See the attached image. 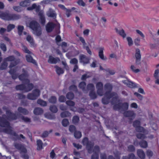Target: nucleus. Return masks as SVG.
Listing matches in <instances>:
<instances>
[{
    "label": "nucleus",
    "instance_id": "obj_43",
    "mask_svg": "<svg viewBox=\"0 0 159 159\" xmlns=\"http://www.w3.org/2000/svg\"><path fill=\"white\" fill-rule=\"evenodd\" d=\"M19 60H14L13 61L11 62V64L9 66V67L10 68H11L15 66L17 64V62H19Z\"/></svg>",
    "mask_w": 159,
    "mask_h": 159
},
{
    "label": "nucleus",
    "instance_id": "obj_59",
    "mask_svg": "<svg viewBox=\"0 0 159 159\" xmlns=\"http://www.w3.org/2000/svg\"><path fill=\"white\" fill-rule=\"evenodd\" d=\"M13 8L14 10L17 12H20L22 11V8L19 6H14L13 7Z\"/></svg>",
    "mask_w": 159,
    "mask_h": 159
},
{
    "label": "nucleus",
    "instance_id": "obj_5",
    "mask_svg": "<svg viewBox=\"0 0 159 159\" xmlns=\"http://www.w3.org/2000/svg\"><path fill=\"white\" fill-rule=\"evenodd\" d=\"M40 93V91L39 90L35 89L33 91L32 93H29L27 96V98L30 100H35L39 96Z\"/></svg>",
    "mask_w": 159,
    "mask_h": 159
},
{
    "label": "nucleus",
    "instance_id": "obj_8",
    "mask_svg": "<svg viewBox=\"0 0 159 159\" xmlns=\"http://www.w3.org/2000/svg\"><path fill=\"white\" fill-rule=\"evenodd\" d=\"M96 88L97 89V93L100 96H102L104 94L103 90V84L101 82H98L96 84Z\"/></svg>",
    "mask_w": 159,
    "mask_h": 159
},
{
    "label": "nucleus",
    "instance_id": "obj_18",
    "mask_svg": "<svg viewBox=\"0 0 159 159\" xmlns=\"http://www.w3.org/2000/svg\"><path fill=\"white\" fill-rule=\"evenodd\" d=\"M39 15L40 18V22L42 25H44L45 22V18L43 12L39 11Z\"/></svg>",
    "mask_w": 159,
    "mask_h": 159
},
{
    "label": "nucleus",
    "instance_id": "obj_38",
    "mask_svg": "<svg viewBox=\"0 0 159 159\" xmlns=\"http://www.w3.org/2000/svg\"><path fill=\"white\" fill-rule=\"evenodd\" d=\"M20 153L21 154V157L24 158V159H29V157L28 154H27V150L26 149V152H22L21 153V152H20Z\"/></svg>",
    "mask_w": 159,
    "mask_h": 159
},
{
    "label": "nucleus",
    "instance_id": "obj_24",
    "mask_svg": "<svg viewBox=\"0 0 159 159\" xmlns=\"http://www.w3.org/2000/svg\"><path fill=\"white\" fill-rule=\"evenodd\" d=\"M129 108V103L126 102L121 103V111H126Z\"/></svg>",
    "mask_w": 159,
    "mask_h": 159
},
{
    "label": "nucleus",
    "instance_id": "obj_45",
    "mask_svg": "<svg viewBox=\"0 0 159 159\" xmlns=\"http://www.w3.org/2000/svg\"><path fill=\"white\" fill-rule=\"evenodd\" d=\"M88 90H89L90 91H94L95 87L93 84H89L87 85V87Z\"/></svg>",
    "mask_w": 159,
    "mask_h": 159
},
{
    "label": "nucleus",
    "instance_id": "obj_25",
    "mask_svg": "<svg viewBox=\"0 0 159 159\" xmlns=\"http://www.w3.org/2000/svg\"><path fill=\"white\" fill-rule=\"evenodd\" d=\"M26 58L27 61L30 62L37 65V63L33 59L32 57L30 55H27L26 56Z\"/></svg>",
    "mask_w": 159,
    "mask_h": 159
},
{
    "label": "nucleus",
    "instance_id": "obj_31",
    "mask_svg": "<svg viewBox=\"0 0 159 159\" xmlns=\"http://www.w3.org/2000/svg\"><path fill=\"white\" fill-rule=\"evenodd\" d=\"M71 113L68 111H64L61 113L60 116L61 117L64 118L70 116Z\"/></svg>",
    "mask_w": 159,
    "mask_h": 159
},
{
    "label": "nucleus",
    "instance_id": "obj_58",
    "mask_svg": "<svg viewBox=\"0 0 159 159\" xmlns=\"http://www.w3.org/2000/svg\"><path fill=\"white\" fill-rule=\"evenodd\" d=\"M21 119L22 120L25 122H31L30 119L26 116H21Z\"/></svg>",
    "mask_w": 159,
    "mask_h": 159
},
{
    "label": "nucleus",
    "instance_id": "obj_64",
    "mask_svg": "<svg viewBox=\"0 0 159 159\" xmlns=\"http://www.w3.org/2000/svg\"><path fill=\"white\" fill-rule=\"evenodd\" d=\"M129 46H131L133 44V42L132 38L130 37H127L126 38Z\"/></svg>",
    "mask_w": 159,
    "mask_h": 159
},
{
    "label": "nucleus",
    "instance_id": "obj_44",
    "mask_svg": "<svg viewBox=\"0 0 159 159\" xmlns=\"http://www.w3.org/2000/svg\"><path fill=\"white\" fill-rule=\"evenodd\" d=\"M27 87L25 86V92H27L31 90L33 88V85L32 84H27Z\"/></svg>",
    "mask_w": 159,
    "mask_h": 159
},
{
    "label": "nucleus",
    "instance_id": "obj_33",
    "mask_svg": "<svg viewBox=\"0 0 159 159\" xmlns=\"http://www.w3.org/2000/svg\"><path fill=\"white\" fill-rule=\"evenodd\" d=\"M24 29V27L23 26L20 25H19L18 26V33L19 35L20 36L22 35Z\"/></svg>",
    "mask_w": 159,
    "mask_h": 159
},
{
    "label": "nucleus",
    "instance_id": "obj_53",
    "mask_svg": "<svg viewBox=\"0 0 159 159\" xmlns=\"http://www.w3.org/2000/svg\"><path fill=\"white\" fill-rule=\"evenodd\" d=\"M86 84L84 82H82L79 84V87L82 89L83 91L84 90V89L86 87Z\"/></svg>",
    "mask_w": 159,
    "mask_h": 159
},
{
    "label": "nucleus",
    "instance_id": "obj_41",
    "mask_svg": "<svg viewBox=\"0 0 159 159\" xmlns=\"http://www.w3.org/2000/svg\"><path fill=\"white\" fill-rule=\"evenodd\" d=\"M74 136L75 138L80 139L81 137V133L79 131H75L74 133Z\"/></svg>",
    "mask_w": 159,
    "mask_h": 159
},
{
    "label": "nucleus",
    "instance_id": "obj_12",
    "mask_svg": "<svg viewBox=\"0 0 159 159\" xmlns=\"http://www.w3.org/2000/svg\"><path fill=\"white\" fill-rule=\"evenodd\" d=\"M90 60L89 58L84 55L81 54L80 56V62L84 65L89 63Z\"/></svg>",
    "mask_w": 159,
    "mask_h": 159
},
{
    "label": "nucleus",
    "instance_id": "obj_60",
    "mask_svg": "<svg viewBox=\"0 0 159 159\" xmlns=\"http://www.w3.org/2000/svg\"><path fill=\"white\" fill-rule=\"evenodd\" d=\"M22 48L23 51L25 53L29 54H32V53L25 46L23 45L22 46Z\"/></svg>",
    "mask_w": 159,
    "mask_h": 159
},
{
    "label": "nucleus",
    "instance_id": "obj_36",
    "mask_svg": "<svg viewBox=\"0 0 159 159\" xmlns=\"http://www.w3.org/2000/svg\"><path fill=\"white\" fill-rule=\"evenodd\" d=\"M38 104L42 106H47V102L41 99H39L37 101Z\"/></svg>",
    "mask_w": 159,
    "mask_h": 159
},
{
    "label": "nucleus",
    "instance_id": "obj_51",
    "mask_svg": "<svg viewBox=\"0 0 159 159\" xmlns=\"http://www.w3.org/2000/svg\"><path fill=\"white\" fill-rule=\"evenodd\" d=\"M113 108L115 110L121 111V103L114 105Z\"/></svg>",
    "mask_w": 159,
    "mask_h": 159
},
{
    "label": "nucleus",
    "instance_id": "obj_62",
    "mask_svg": "<svg viewBox=\"0 0 159 159\" xmlns=\"http://www.w3.org/2000/svg\"><path fill=\"white\" fill-rule=\"evenodd\" d=\"M7 66V63L5 62H3L1 66L0 67V69L1 70H3L5 69Z\"/></svg>",
    "mask_w": 159,
    "mask_h": 159
},
{
    "label": "nucleus",
    "instance_id": "obj_3",
    "mask_svg": "<svg viewBox=\"0 0 159 159\" xmlns=\"http://www.w3.org/2000/svg\"><path fill=\"white\" fill-rule=\"evenodd\" d=\"M94 145L93 143H89L87 147V151L89 153L99 154L100 152V148L98 145H95L93 147Z\"/></svg>",
    "mask_w": 159,
    "mask_h": 159
},
{
    "label": "nucleus",
    "instance_id": "obj_42",
    "mask_svg": "<svg viewBox=\"0 0 159 159\" xmlns=\"http://www.w3.org/2000/svg\"><path fill=\"white\" fill-rule=\"evenodd\" d=\"M48 101L50 103H55L57 102V98L54 96H52L48 99Z\"/></svg>",
    "mask_w": 159,
    "mask_h": 159
},
{
    "label": "nucleus",
    "instance_id": "obj_48",
    "mask_svg": "<svg viewBox=\"0 0 159 159\" xmlns=\"http://www.w3.org/2000/svg\"><path fill=\"white\" fill-rule=\"evenodd\" d=\"M79 121V117L77 116H75L73 117L72 121L74 124H77Z\"/></svg>",
    "mask_w": 159,
    "mask_h": 159
},
{
    "label": "nucleus",
    "instance_id": "obj_49",
    "mask_svg": "<svg viewBox=\"0 0 159 159\" xmlns=\"http://www.w3.org/2000/svg\"><path fill=\"white\" fill-rule=\"evenodd\" d=\"M62 125L64 127L67 126L69 124L68 120L67 119H63L61 122Z\"/></svg>",
    "mask_w": 159,
    "mask_h": 159
},
{
    "label": "nucleus",
    "instance_id": "obj_4",
    "mask_svg": "<svg viewBox=\"0 0 159 159\" xmlns=\"http://www.w3.org/2000/svg\"><path fill=\"white\" fill-rule=\"evenodd\" d=\"M22 71L23 73L20 75L18 77L19 80L22 81L23 82L24 84L29 83L30 80L27 79L28 76L27 71H25L24 69H22Z\"/></svg>",
    "mask_w": 159,
    "mask_h": 159
},
{
    "label": "nucleus",
    "instance_id": "obj_40",
    "mask_svg": "<svg viewBox=\"0 0 159 159\" xmlns=\"http://www.w3.org/2000/svg\"><path fill=\"white\" fill-rule=\"evenodd\" d=\"M49 109L50 111L53 113H56L58 111L57 108L54 105L51 106Z\"/></svg>",
    "mask_w": 159,
    "mask_h": 159
},
{
    "label": "nucleus",
    "instance_id": "obj_20",
    "mask_svg": "<svg viewBox=\"0 0 159 159\" xmlns=\"http://www.w3.org/2000/svg\"><path fill=\"white\" fill-rule=\"evenodd\" d=\"M104 49L103 47H101L99 48L98 56L102 60H107V58L106 57L104 56L103 54V51Z\"/></svg>",
    "mask_w": 159,
    "mask_h": 159
},
{
    "label": "nucleus",
    "instance_id": "obj_30",
    "mask_svg": "<svg viewBox=\"0 0 159 159\" xmlns=\"http://www.w3.org/2000/svg\"><path fill=\"white\" fill-rule=\"evenodd\" d=\"M104 87L105 89L107 90L106 92H109L110 93H111V91L112 89V85L109 83H107L105 85Z\"/></svg>",
    "mask_w": 159,
    "mask_h": 159
},
{
    "label": "nucleus",
    "instance_id": "obj_55",
    "mask_svg": "<svg viewBox=\"0 0 159 159\" xmlns=\"http://www.w3.org/2000/svg\"><path fill=\"white\" fill-rule=\"evenodd\" d=\"M140 123L139 121L135 120L133 122V125L134 127L136 128L140 125Z\"/></svg>",
    "mask_w": 159,
    "mask_h": 159
},
{
    "label": "nucleus",
    "instance_id": "obj_52",
    "mask_svg": "<svg viewBox=\"0 0 159 159\" xmlns=\"http://www.w3.org/2000/svg\"><path fill=\"white\" fill-rule=\"evenodd\" d=\"M136 67L134 65H131L130 66L131 70L134 73H137L140 71L139 69H135Z\"/></svg>",
    "mask_w": 159,
    "mask_h": 159
},
{
    "label": "nucleus",
    "instance_id": "obj_47",
    "mask_svg": "<svg viewBox=\"0 0 159 159\" xmlns=\"http://www.w3.org/2000/svg\"><path fill=\"white\" fill-rule=\"evenodd\" d=\"M136 137L137 138L140 139H143L146 138V137L145 134L141 133L137 134H136Z\"/></svg>",
    "mask_w": 159,
    "mask_h": 159
},
{
    "label": "nucleus",
    "instance_id": "obj_19",
    "mask_svg": "<svg viewBox=\"0 0 159 159\" xmlns=\"http://www.w3.org/2000/svg\"><path fill=\"white\" fill-rule=\"evenodd\" d=\"M17 111L19 113L25 115H27L29 113V111L27 109L20 107H18Z\"/></svg>",
    "mask_w": 159,
    "mask_h": 159
},
{
    "label": "nucleus",
    "instance_id": "obj_37",
    "mask_svg": "<svg viewBox=\"0 0 159 159\" xmlns=\"http://www.w3.org/2000/svg\"><path fill=\"white\" fill-rule=\"evenodd\" d=\"M16 90H25V86L24 84L17 85L16 87Z\"/></svg>",
    "mask_w": 159,
    "mask_h": 159
},
{
    "label": "nucleus",
    "instance_id": "obj_10",
    "mask_svg": "<svg viewBox=\"0 0 159 159\" xmlns=\"http://www.w3.org/2000/svg\"><path fill=\"white\" fill-rule=\"evenodd\" d=\"M135 57L136 58L135 64L136 66H139L141 65V55L140 50L137 48L136 50L135 54Z\"/></svg>",
    "mask_w": 159,
    "mask_h": 159
},
{
    "label": "nucleus",
    "instance_id": "obj_57",
    "mask_svg": "<svg viewBox=\"0 0 159 159\" xmlns=\"http://www.w3.org/2000/svg\"><path fill=\"white\" fill-rule=\"evenodd\" d=\"M27 40L32 45L34 43L33 39L30 35H28L26 38Z\"/></svg>",
    "mask_w": 159,
    "mask_h": 159
},
{
    "label": "nucleus",
    "instance_id": "obj_14",
    "mask_svg": "<svg viewBox=\"0 0 159 159\" xmlns=\"http://www.w3.org/2000/svg\"><path fill=\"white\" fill-rule=\"evenodd\" d=\"M47 15L49 17L55 18L56 17L57 14L54 10L51 8H49L46 13Z\"/></svg>",
    "mask_w": 159,
    "mask_h": 159
},
{
    "label": "nucleus",
    "instance_id": "obj_17",
    "mask_svg": "<svg viewBox=\"0 0 159 159\" xmlns=\"http://www.w3.org/2000/svg\"><path fill=\"white\" fill-rule=\"evenodd\" d=\"M30 27L33 30L40 26L39 24L35 20H32L31 21L29 24Z\"/></svg>",
    "mask_w": 159,
    "mask_h": 159
},
{
    "label": "nucleus",
    "instance_id": "obj_46",
    "mask_svg": "<svg viewBox=\"0 0 159 159\" xmlns=\"http://www.w3.org/2000/svg\"><path fill=\"white\" fill-rule=\"evenodd\" d=\"M15 25L13 24H9L7 27V31L8 32H10L12 29H14Z\"/></svg>",
    "mask_w": 159,
    "mask_h": 159
},
{
    "label": "nucleus",
    "instance_id": "obj_61",
    "mask_svg": "<svg viewBox=\"0 0 159 159\" xmlns=\"http://www.w3.org/2000/svg\"><path fill=\"white\" fill-rule=\"evenodd\" d=\"M66 104L69 106H74L75 103V102L71 100L67 101L66 102Z\"/></svg>",
    "mask_w": 159,
    "mask_h": 159
},
{
    "label": "nucleus",
    "instance_id": "obj_63",
    "mask_svg": "<svg viewBox=\"0 0 159 159\" xmlns=\"http://www.w3.org/2000/svg\"><path fill=\"white\" fill-rule=\"evenodd\" d=\"M76 128L75 126L73 125H70L69 127V130L71 133L75 132V131Z\"/></svg>",
    "mask_w": 159,
    "mask_h": 159
},
{
    "label": "nucleus",
    "instance_id": "obj_9",
    "mask_svg": "<svg viewBox=\"0 0 159 159\" xmlns=\"http://www.w3.org/2000/svg\"><path fill=\"white\" fill-rule=\"evenodd\" d=\"M6 117H5V119L7 121V120H16L17 118L16 115L15 114L12 113L10 111H6Z\"/></svg>",
    "mask_w": 159,
    "mask_h": 159
},
{
    "label": "nucleus",
    "instance_id": "obj_34",
    "mask_svg": "<svg viewBox=\"0 0 159 159\" xmlns=\"http://www.w3.org/2000/svg\"><path fill=\"white\" fill-rule=\"evenodd\" d=\"M37 149L38 150H40L42 149L43 143L40 140H38L37 141Z\"/></svg>",
    "mask_w": 159,
    "mask_h": 159
},
{
    "label": "nucleus",
    "instance_id": "obj_27",
    "mask_svg": "<svg viewBox=\"0 0 159 159\" xmlns=\"http://www.w3.org/2000/svg\"><path fill=\"white\" fill-rule=\"evenodd\" d=\"M139 144L140 147L143 148H146L148 146L147 142L144 140H143L139 143Z\"/></svg>",
    "mask_w": 159,
    "mask_h": 159
},
{
    "label": "nucleus",
    "instance_id": "obj_15",
    "mask_svg": "<svg viewBox=\"0 0 159 159\" xmlns=\"http://www.w3.org/2000/svg\"><path fill=\"white\" fill-rule=\"evenodd\" d=\"M55 25L52 22H48L46 26L47 31L48 32H52L54 28Z\"/></svg>",
    "mask_w": 159,
    "mask_h": 159
},
{
    "label": "nucleus",
    "instance_id": "obj_29",
    "mask_svg": "<svg viewBox=\"0 0 159 159\" xmlns=\"http://www.w3.org/2000/svg\"><path fill=\"white\" fill-rule=\"evenodd\" d=\"M53 131L52 129H51L49 131H44L43 132L41 136L43 138H45L48 137L49 134L51 133Z\"/></svg>",
    "mask_w": 159,
    "mask_h": 159
},
{
    "label": "nucleus",
    "instance_id": "obj_54",
    "mask_svg": "<svg viewBox=\"0 0 159 159\" xmlns=\"http://www.w3.org/2000/svg\"><path fill=\"white\" fill-rule=\"evenodd\" d=\"M0 48L4 52L7 51V47L6 45L2 43H0Z\"/></svg>",
    "mask_w": 159,
    "mask_h": 159
},
{
    "label": "nucleus",
    "instance_id": "obj_23",
    "mask_svg": "<svg viewBox=\"0 0 159 159\" xmlns=\"http://www.w3.org/2000/svg\"><path fill=\"white\" fill-rule=\"evenodd\" d=\"M137 153L138 157L141 159H144L145 157V155L144 151L141 149L137 150Z\"/></svg>",
    "mask_w": 159,
    "mask_h": 159
},
{
    "label": "nucleus",
    "instance_id": "obj_2",
    "mask_svg": "<svg viewBox=\"0 0 159 159\" xmlns=\"http://www.w3.org/2000/svg\"><path fill=\"white\" fill-rule=\"evenodd\" d=\"M113 96V99H116L117 93H110L106 92L104 97L102 99V102L103 104H108L109 102L110 99Z\"/></svg>",
    "mask_w": 159,
    "mask_h": 159
},
{
    "label": "nucleus",
    "instance_id": "obj_28",
    "mask_svg": "<svg viewBox=\"0 0 159 159\" xmlns=\"http://www.w3.org/2000/svg\"><path fill=\"white\" fill-rule=\"evenodd\" d=\"M83 144L84 145H86V148L87 150V147L89 143H93L91 141L89 142L88 139L87 137H85L82 141Z\"/></svg>",
    "mask_w": 159,
    "mask_h": 159
},
{
    "label": "nucleus",
    "instance_id": "obj_6",
    "mask_svg": "<svg viewBox=\"0 0 159 159\" xmlns=\"http://www.w3.org/2000/svg\"><path fill=\"white\" fill-rule=\"evenodd\" d=\"M7 128L3 129L0 128V132H3L6 134H10L13 135L15 137H17L18 134L13 130H12L11 128V127L10 125V127H6Z\"/></svg>",
    "mask_w": 159,
    "mask_h": 159
},
{
    "label": "nucleus",
    "instance_id": "obj_13",
    "mask_svg": "<svg viewBox=\"0 0 159 159\" xmlns=\"http://www.w3.org/2000/svg\"><path fill=\"white\" fill-rule=\"evenodd\" d=\"M14 145L16 149L20 151L21 153L26 152V148L22 144L15 143H14Z\"/></svg>",
    "mask_w": 159,
    "mask_h": 159
},
{
    "label": "nucleus",
    "instance_id": "obj_26",
    "mask_svg": "<svg viewBox=\"0 0 159 159\" xmlns=\"http://www.w3.org/2000/svg\"><path fill=\"white\" fill-rule=\"evenodd\" d=\"M30 0H25L20 3V5L22 7H25L30 5Z\"/></svg>",
    "mask_w": 159,
    "mask_h": 159
},
{
    "label": "nucleus",
    "instance_id": "obj_35",
    "mask_svg": "<svg viewBox=\"0 0 159 159\" xmlns=\"http://www.w3.org/2000/svg\"><path fill=\"white\" fill-rule=\"evenodd\" d=\"M135 130L136 131L138 132H141L143 133H146L145 130L144 129V128L143 127L141 126H140L138 127H137V128H135Z\"/></svg>",
    "mask_w": 159,
    "mask_h": 159
},
{
    "label": "nucleus",
    "instance_id": "obj_22",
    "mask_svg": "<svg viewBox=\"0 0 159 159\" xmlns=\"http://www.w3.org/2000/svg\"><path fill=\"white\" fill-rule=\"evenodd\" d=\"M43 109L40 107H36L34 109L33 112L35 115H40L43 113Z\"/></svg>",
    "mask_w": 159,
    "mask_h": 159
},
{
    "label": "nucleus",
    "instance_id": "obj_32",
    "mask_svg": "<svg viewBox=\"0 0 159 159\" xmlns=\"http://www.w3.org/2000/svg\"><path fill=\"white\" fill-rule=\"evenodd\" d=\"M55 67L56 68L57 73L58 75H59L63 73L64 71L62 68L57 66H55Z\"/></svg>",
    "mask_w": 159,
    "mask_h": 159
},
{
    "label": "nucleus",
    "instance_id": "obj_39",
    "mask_svg": "<svg viewBox=\"0 0 159 159\" xmlns=\"http://www.w3.org/2000/svg\"><path fill=\"white\" fill-rule=\"evenodd\" d=\"M66 97L67 99L72 100L74 97V95L72 93L70 92L66 94Z\"/></svg>",
    "mask_w": 159,
    "mask_h": 159
},
{
    "label": "nucleus",
    "instance_id": "obj_11",
    "mask_svg": "<svg viewBox=\"0 0 159 159\" xmlns=\"http://www.w3.org/2000/svg\"><path fill=\"white\" fill-rule=\"evenodd\" d=\"M6 115H3L2 117H0V126L2 127H10V123L7 121L5 119Z\"/></svg>",
    "mask_w": 159,
    "mask_h": 159
},
{
    "label": "nucleus",
    "instance_id": "obj_16",
    "mask_svg": "<svg viewBox=\"0 0 159 159\" xmlns=\"http://www.w3.org/2000/svg\"><path fill=\"white\" fill-rule=\"evenodd\" d=\"M60 59L58 57L54 58L51 56L49 57L48 62L51 64H56L57 62L60 61Z\"/></svg>",
    "mask_w": 159,
    "mask_h": 159
},
{
    "label": "nucleus",
    "instance_id": "obj_7",
    "mask_svg": "<svg viewBox=\"0 0 159 159\" xmlns=\"http://www.w3.org/2000/svg\"><path fill=\"white\" fill-rule=\"evenodd\" d=\"M123 114L125 117L128 118L130 120L134 119L136 116V114L134 111L130 110L125 111Z\"/></svg>",
    "mask_w": 159,
    "mask_h": 159
},
{
    "label": "nucleus",
    "instance_id": "obj_56",
    "mask_svg": "<svg viewBox=\"0 0 159 159\" xmlns=\"http://www.w3.org/2000/svg\"><path fill=\"white\" fill-rule=\"evenodd\" d=\"M135 150V148L133 145H130L128 147L127 151L129 152H134Z\"/></svg>",
    "mask_w": 159,
    "mask_h": 159
},
{
    "label": "nucleus",
    "instance_id": "obj_50",
    "mask_svg": "<svg viewBox=\"0 0 159 159\" xmlns=\"http://www.w3.org/2000/svg\"><path fill=\"white\" fill-rule=\"evenodd\" d=\"M89 95L92 99H95L97 97V95L94 91H90Z\"/></svg>",
    "mask_w": 159,
    "mask_h": 159
},
{
    "label": "nucleus",
    "instance_id": "obj_1",
    "mask_svg": "<svg viewBox=\"0 0 159 159\" xmlns=\"http://www.w3.org/2000/svg\"><path fill=\"white\" fill-rule=\"evenodd\" d=\"M20 15L10 13L9 11H0V18L6 21H14L21 18Z\"/></svg>",
    "mask_w": 159,
    "mask_h": 159
},
{
    "label": "nucleus",
    "instance_id": "obj_21",
    "mask_svg": "<svg viewBox=\"0 0 159 159\" xmlns=\"http://www.w3.org/2000/svg\"><path fill=\"white\" fill-rule=\"evenodd\" d=\"M33 33L37 36H40L42 33V30L40 26L33 30Z\"/></svg>",
    "mask_w": 159,
    "mask_h": 159
}]
</instances>
